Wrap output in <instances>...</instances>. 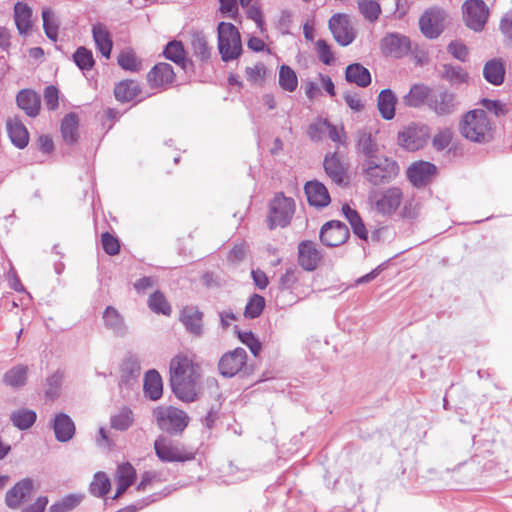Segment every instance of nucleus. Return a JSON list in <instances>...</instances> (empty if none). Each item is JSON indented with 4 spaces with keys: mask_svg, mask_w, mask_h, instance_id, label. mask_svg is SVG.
<instances>
[{
    "mask_svg": "<svg viewBox=\"0 0 512 512\" xmlns=\"http://www.w3.org/2000/svg\"><path fill=\"white\" fill-rule=\"evenodd\" d=\"M459 131L464 138L478 144H486L493 139L492 123L483 109L466 112L460 120Z\"/></svg>",
    "mask_w": 512,
    "mask_h": 512,
    "instance_id": "f03ea898",
    "label": "nucleus"
},
{
    "mask_svg": "<svg viewBox=\"0 0 512 512\" xmlns=\"http://www.w3.org/2000/svg\"><path fill=\"white\" fill-rule=\"evenodd\" d=\"M92 35L97 50L102 54L103 57L107 59L110 58L113 42L106 27L100 23L93 25Z\"/></svg>",
    "mask_w": 512,
    "mask_h": 512,
    "instance_id": "cd10ccee",
    "label": "nucleus"
},
{
    "mask_svg": "<svg viewBox=\"0 0 512 512\" xmlns=\"http://www.w3.org/2000/svg\"><path fill=\"white\" fill-rule=\"evenodd\" d=\"M110 480L104 472H97L90 484V492L96 497L106 495L110 489Z\"/></svg>",
    "mask_w": 512,
    "mask_h": 512,
    "instance_id": "8fccbe9b",
    "label": "nucleus"
},
{
    "mask_svg": "<svg viewBox=\"0 0 512 512\" xmlns=\"http://www.w3.org/2000/svg\"><path fill=\"white\" fill-rule=\"evenodd\" d=\"M133 420L131 409L123 407L111 417V426L116 430L124 431L132 425Z\"/></svg>",
    "mask_w": 512,
    "mask_h": 512,
    "instance_id": "09e8293b",
    "label": "nucleus"
},
{
    "mask_svg": "<svg viewBox=\"0 0 512 512\" xmlns=\"http://www.w3.org/2000/svg\"><path fill=\"white\" fill-rule=\"evenodd\" d=\"M53 429L56 439L60 442L69 441L75 433V426L72 419L64 413L56 415Z\"/></svg>",
    "mask_w": 512,
    "mask_h": 512,
    "instance_id": "473e14b6",
    "label": "nucleus"
},
{
    "mask_svg": "<svg viewBox=\"0 0 512 512\" xmlns=\"http://www.w3.org/2000/svg\"><path fill=\"white\" fill-rule=\"evenodd\" d=\"M148 306L155 313H162L164 315H170L171 313V306L165 296L159 291L154 292L149 297Z\"/></svg>",
    "mask_w": 512,
    "mask_h": 512,
    "instance_id": "3c124183",
    "label": "nucleus"
},
{
    "mask_svg": "<svg viewBox=\"0 0 512 512\" xmlns=\"http://www.w3.org/2000/svg\"><path fill=\"white\" fill-rule=\"evenodd\" d=\"M117 62L118 65L126 71L137 72L141 68V63L133 51L121 52L118 56Z\"/></svg>",
    "mask_w": 512,
    "mask_h": 512,
    "instance_id": "603ef678",
    "label": "nucleus"
},
{
    "mask_svg": "<svg viewBox=\"0 0 512 512\" xmlns=\"http://www.w3.org/2000/svg\"><path fill=\"white\" fill-rule=\"evenodd\" d=\"M345 79L361 88L369 86L372 81L370 71L360 63H353L346 67Z\"/></svg>",
    "mask_w": 512,
    "mask_h": 512,
    "instance_id": "c85d7f7f",
    "label": "nucleus"
},
{
    "mask_svg": "<svg viewBox=\"0 0 512 512\" xmlns=\"http://www.w3.org/2000/svg\"><path fill=\"white\" fill-rule=\"evenodd\" d=\"M44 101L49 110L53 111L58 108V106H59V91L55 86L49 85L45 88Z\"/></svg>",
    "mask_w": 512,
    "mask_h": 512,
    "instance_id": "0e129e2a",
    "label": "nucleus"
},
{
    "mask_svg": "<svg viewBox=\"0 0 512 512\" xmlns=\"http://www.w3.org/2000/svg\"><path fill=\"white\" fill-rule=\"evenodd\" d=\"M265 307L264 297L254 294L248 301L245 307L244 316L246 318L254 319L260 316Z\"/></svg>",
    "mask_w": 512,
    "mask_h": 512,
    "instance_id": "864d4df0",
    "label": "nucleus"
},
{
    "mask_svg": "<svg viewBox=\"0 0 512 512\" xmlns=\"http://www.w3.org/2000/svg\"><path fill=\"white\" fill-rule=\"evenodd\" d=\"M322 259V253L312 241H302L298 246V262L306 271L317 268Z\"/></svg>",
    "mask_w": 512,
    "mask_h": 512,
    "instance_id": "6ab92c4d",
    "label": "nucleus"
},
{
    "mask_svg": "<svg viewBox=\"0 0 512 512\" xmlns=\"http://www.w3.org/2000/svg\"><path fill=\"white\" fill-rule=\"evenodd\" d=\"M316 51L319 60L325 64L330 65L334 61V54L326 40L318 39L316 42Z\"/></svg>",
    "mask_w": 512,
    "mask_h": 512,
    "instance_id": "6e6d98bb",
    "label": "nucleus"
},
{
    "mask_svg": "<svg viewBox=\"0 0 512 512\" xmlns=\"http://www.w3.org/2000/svg\"><path fill=\"white\" fill-rule=\"evenodd\" d=\"M371 208L382 216L393 215L403 203V192L399 187L373 190L369 193Z\"/></svg>",
    "mask_w": 512,
    "mask_h": 512,
    "instance_id": "20e7f679",
    "label": "nucleus"
},
{
    "mask_svg": "<svg viewBox=\"0 0 512 512\" xmlns=\"http://www.w3.org/2000/svg\"><path fill=\"white\" fill-rule=\"evenodd\" d=\"M362 170L365 179L378 186L391 182L399 173L397 162H365Z\"/></svg>",
    "mask_w": 512,
    "mask_h": 512,
    "instance_id": "1a4fd4ad",
    "label": "nucleus"
},
{
    "mask_svg": "<svg viewBox=\"0 0 512 512\" xmlns=\"http://www.w3.org/2000/svg\"><path fill=\"white\" fill-rule=\"evenodd\" d=\"M328 26L334 40L343 47L350 45L356 38V32L354 31L350 23V19L346 14H334L329 19Z\"/></svg>",
    "mask_w": 512,
    "mask_h": 512,
    "instance_id": "9b49d317",
    "label": "nucleus"
},
{
    "mask_svg": "<svg viewBox=\"0 0 512 512\" xmlns=\"http://www.w3.org/2000/svg\"><path fill=\"white\" fill-rule=\"evenodd\" d=\"M446 12L439 7L427 9L419 19L422 34L429 39L438 38L444 31Z\"/></svg>",
    "mask_w": 512,
    "mask_h": 512,
    "instance_id": "9d476101",
    "label": "nucleus"
},
{
    "mask_svg": "<svg viewBox=\"0 0 512 512\" xmlns=\"http://www.w3.org/2000/svg\"><path fill=\"white\" fill-rule=\"evenodd\" d=\"M163 55L166 59L180 66L184 71L194 67L192 60L186 57V51L181 41H169L164 47Z\"/></svg>",
    "mask_w": 512,
    "mask_h": 512,
    "instance_id": "412c9836",
    "label": "nucleus"
},
{
    "mask_svg": "<svg viewBox=\"0 0 512 512\" xmlns=\"http://www.w3.org/2000/svg\"><path fill=\"white\" fill-rule=\"evenodd\" d=\"M326 126H328V120L319 119L309 126L307 131L308 136L314 141L322 139L323 135L326 133Z\"/></svg>",
    "mask_w": 512,
    "mask_h": 512,
    "instance_id": "69168bd1",
    "label": "nucleus"
},
{
    "mask_svg": "<svg viewBox=\"0 0 512 512\" xmlns=\"http://www.w3.org/2000/svg\"><path fill=\"white\" fill-rule=\"evenodd\" d=\"M247 80L251 83H257L263 79L265 75V67L262 63H258L253 67H247L245 70Z\"/></svg>",
    "mask_w": 512,
    "mask_h": 512,
    "instance_id": "774afa93",
    "label": "nucleus"
},
{
    "mask_svg": "<svg viewBox=\"0 0 512 512\" xmlns=\"http://www.w3.org/2000/svg\"><path fill=\"white\" fill-rule=\"evenodd\" d=\"M483 76L487 82L499 86L504 82L505 66L500 58L487 61L483 68Z\"/></svg>",
    "mask_w": 512,
    "mask_h": 512,
    "instance_id": "7c9ffc66",
    "label": "nucleus"
},
{
    "mask_svg": "<svg viewBox=\"0 0 512 512\" xmlns=\"http://www.w3.org/2000/svg\"><path fill=\"white\" fill-rule=\"evenodd\" d=\"M136 471L130 463H123L116 471L117 482H127L131 486L135 480Z\"/></svg>",
    "mask_w": 512,
    "mask_h": 512,
    "instance_id": "4d7b16f0",
    "label": "nucleus"
},
{
    "mask_svg": "<svg viewBox=\"0 0 512 512\" xmlns=\"http://www.w3.org/2000/svg\"><path fill=\"white\" fill-rule=\"evenodd\" d=\"M36 412L28 408H20L10 415L12 424L20 430L30 428L36 421Z\"/></svg>",
    "mask_w": 512,
    "mask_h": 512,
    "instance_id": "a19ab883",
    "label": "nucleus"
},
{
    "mask_svg": "<svg viewBox=\"0 0 512 512\" xmlns=\"http://www.w3.org/2000/svg\"><path fill=\"white\" fill-rule=\"evenodd\" d=\"M428 108L438 116H447L457 108L456 95L445 88L433 90Z\"/></svg>",
    "mask_w": 512,
    "mask_h": 512,
    "instance_id": "4468645a",
    "label": "nucleus"
},
{
    "mask_svg": "<svg viewBox=\"0 0 512 512\" xmlns=\"http://www.w3.org/2000/svg\"><path fill=\"white\" fill-rule=\"evenodd\" d=\"M439 75L452 86L467 83L469 80V74L461 66L448 63L441 66Z\"/></svg>",
    "mask_w": 512,
    "mask_h": 512,
    "instance_id": "c9c22d12",
    "label": "nucleus"
},
{
    "mask_svg": "<svg viewBox=\"0 0 512 512\" xmlns=\"http://www.w3.org/2000/svg\"><path fill=\"white\" fill-rule=\"evenodd\" d=\"M407 178L414 187L426 186L436 174V167L431 162H413L407 169Z\"/></svg>",
    "mask_w": 512,
    "mask_h": 512,
    "instance_id": "f3484780",
    "label": "nucleus"
},
{
    "mask_svg": "<svg viewBox=\"0 0 512 512\" xmlns=\"http://www.w3.org/2000/svg\"><path fill=\"white\" fill-rule=\"evenodd\" d=\"M447 51L455 59L466 62L469 56V50L465 44L460 41H451L447 46Z\"/></svg>",
    "mask_w": 512,
    "mask_h": 512,
    "instance_id": "13d9d810",
    "label": "nucleus"
},
{
    "mask_svg": "<svg viewBox=\"0 0 512 512\" xmlns=\"http://www.w3.org/2000/svg\"><path fill=\"white\" fill-rule=\"evenodd\" d=\"M465 25L474 32H481L489 18V7L483 0H466L462 4Z\"/></svg>",
    "mask_w": 512,
    "mask_h": 512,
    "instance_id": "0eeeda50",
    "label": "nucleus"
},
{
    "mask_svg": "<svg viewBox=\"0 0 512 512\" xmlns=\"http://www.w3.org/2000/svg\"><path fill=\"white\" fill-rule=\"evenodd\" d=\"M63 380V375L60 372H55L47 378L46 396L50 399H55L58 396L59 388Z\"/></svg>",
    "mask_w": 512,
    "mask_h": 512,
    "instance_id": "680f3d73",
    "label": "nucleus"
},
{
    "mask_svg": "<svg viewBox=\"0 0 512 512\" xmlns=\"http://www.w3.org/2000/svg\"><path fill=\"white\" fill-rule=\"evenodd\" d=\"M78 115L74 112H70L64 116L61 121V135L65 143L71 145L78 140Z\"/></svg>",
    "mask_w": 512,
    "mask_h": 512,
    "instance_id": "72a5a7b5",
    "label": "nucleus"
},
{
    "mask_svg": "<svg viewBox=\"0 0 512 512\" xmlns=\"http://www.w3.org/2000/svg\"><path fill=\"white\" fill-rule=\"evenodd\" d=\"M8 136L17 148L23 149L29 143V133L25 125L18 117L9 118L6 121Z\"/></svg>",
    "mask_w": 512,
    "mask_h": 512,
    "instance_id": "b1692460",
    "label": "nucleus"
},
{
    "mask_svg": "<svg viewBox=\"0 0 512 512\" xmlns=\"http://www.w3.org/2000/svg\"><path fill=\"white\" fill-rule=\"evenodd\" d=\"M154 449L157 457L163 462H184L194 458L192 452L183 450L163 437L155 440Z\"/></svg>",
    "mask_w": 512,
    "mask_h": 512,
    "instance_id": "f8f14e48",
    "label": "nucleus"
},
{
    "mask_svg": "<svg viewBox=\"0 0 512 512\" xmlns=\"http://www.w3.org/2000/svg\"><path fill=\"white\" fill-rule=\"evenodd\" d=\"M327 175L339 185H347L350 181L348 167L344 162H323Z\"/></svg>",
    "mask_w": 512,
    "mask_h": 512,
    "instance_id": "ea45409f",
    "label": "nucleus"
},
{
    "mask_svg": "<svg viewBox=\"0 0 512 512\" xmlns=\"http://www.w3.org/2000/svg\"><path fill=\"white\" fill-rule=\"evenodd\" d=\"M140 93L141 87L139 83L130 79L122 80L114 87V96L121 103L134 100Z\"/></svg>",
    "mask_w": 512,
    "mask_h": 512,
    "instance_id": "c756f323",
    "label": "nucleus"
},
{
    "mask_svg": "<svg viewBox=\"0 0 512 512\" xmlns=\"http://www.w3.org/2000/svg\"><path fill=\"white\" fill-rule=\"evenodd\" d=\"M451 141L452 131L448 128H445L434 135L432 139V146L436 150L442 151L450 145Z\"/></svg>",
    "mask_w": 512,
    "mask_h": 512,
    "instance_id": "bf43d9fd",
    "label": "nucleus"
},
{
    "mask_svg": "<svg viewBox=\"0 0 512 512\" xmlns=\"http://www.w3.org/2000/svg\"><path fill=\"white\" fill-rule=\"evenodd\" d=\"M148 81L154 87L172 84L175 80L173 67L165 62L156 64L147 75Z\"/></svg>",
    "mask_w": 512,
    "mask_h": 512,
    "instance_id": "a878e982",
    "label": "nucleus"
},
{
    "mask_svg": "<svg viewBox=\"0 0 512 512\" xmlns=\"http://www.w3.org/2000/svg\"><path fill=\"white\" fill-rule=\"evenodd\" d=\"M201 383L200 366L186 355H176L170 362V384L175 396L185 402L197 399Z\"/></svg>",
    "mask_w": 512,
    "mask_h": 512,
    "instance_id": "f257e3e1",
    "label": "nucleus"
},
{
    "mask_svg": "<svg viewBox=\"0 0 512 512\" xmlns=\"http://www.w3.org/2000/svg\"><path fill=\"white\" fill-rule=\"evenodd\" d=\"M80 494H69L52 504L48 512H69L76 508L82 501Z\"/></svg>",
    "mask_w": 512,
    "mask_h": 512,
    "instance_id": "49530a36",
    "label": "nucleus"
},
{
    "mask_svg": "<svg viewBox=\"0 0 512 512\" xmlns=\"http://www.w3.org/2000/svg\"><path fill=\"white\" fill-rule=\"evenodd\" d=\"M153 416L157 426L170 434L182 433L189 423L187 413L173 406L156 407Z\"/></svg>",
    "mask_w": 512,
    "mask_h": 512,
    "instance_id": "39448f33",
    "label": "nucleus"
},
{
    "mask_svg": "<svg viewBox=\"0 0 512 512\" xmlns=\"http://www.w3.org/2000/svg\"><path fill=\"white\" fill-rule=\"evenodd\" d=\"M301 272L295 268H288L286 272L280 277L279 286L282 290H291L299 281Z\"/></svg>",
    "mask_w": 512,
    "mask_h": 512,
    "instance_id": "5fc2aeb1",
    "label": "nucleus"
},
{
    "mask_svg": "<svg viewBox=\"0 0 512 512\" xmlns=\"http://www.w3.org/2000/svg\"><path fill=\"white\" fill-rule=\"evenodd\" d=\"M396 103V95L391 89L386 88L379 93L377 107L383 119L392 120L394 118Z\"/></svg>",
    "mask_w": 512,
    "mask_h": 512,
    "instance_id": "2f4dec72",
    "label": "nucleus"
},
{
    "mask_svg": "<svg viewBox=\"0 0 512 512\" xmlns=\"http://www.w3.org/2000/svg\"><path fill=\"white\" fill-rule=\"evenodd\" d=\"M105 326L118 336H124L127 332L124 320L119 312L112 306H108L103 313Z\"/></svg>",
    "mask_w": 512,
    "mask_h": 512,
    "instance_id": "4c0bfd02",
    "label": "nucleus"
},
{
    "mask_svg": "<svg viewBox=\"0 0 512 512\" xmlns=\"http://www.w3.org/2000/svg\"><path fill=\"white\" fill-rule=\"evenodd\" d=\"M27 371L28 368L25 365H17L11 368L3 376L4 384L12 388H18L25 385L27 381Z\"/></svg>",
    "mask_w": 512,
    "mask_h": 512,
    "instance_id": "79ce46f5",
    "label": "nucleus"
},
{
    "mask_svg": "<svg viewBox=\"0 0 512 512\" xmlns=\"http://www.w3.org/2000/svg\"><path fill=\"white\" fill-rule=\"evenodd\" d=\"M143 388L145 395L151 400H158L162 396V378L156 370H149L145 374Z\"/></svg>",
    "mask_w": 512,
    "mask_h": 512,
    "instance_id": "f704fd0d",
    "label": "nucleus"
},
{
    "mask_svg": "<svg viewBox=\"0 0 512 512\" xmlns=\"http://www.w3.org/2000/svg\"><path fill=\"white\" fill-rule=\"evenodd\" d=\"M480 103L486 110L493 113L495 116L505 115L506 113L505 105L500 100L483 98Z\"/></svg>",
    "mask_w": 512,
    "mask_h": 512,
    "instance_id": "338daca9",
    "label": "nucleus"
},
{
    "mask_svg": "<svg viewBox=\"0 0 512 512\" xmlns=\"http://www.w3.org/2000/svg\"><path fill=\"white\" fill-rule=\"evenodd\" d=\"M433 89L425 84H414L403 97V103L407 107L419 108L427 105L432 97Z\"/></svg>",
    "mask_w": 512,
    "mask_h": 512,
    "instance_id": "5701e85b",
    "label": "nucleus"
},
{
    "mask_svg": "<svg viewBox=\"0 0 512 512\" xmlns=\"http://www.w3.org/2000/svg\"><path fill=\"white\" fill-rule=\"evenodd\" d=\"M16 104L28 117L35 118L40 113L41 97L33 89H22L16 95Z\"/></svg>",
    "mask_w": 512,
    "mask_h": 512,
    "instance_id": "aec40b11",
    "label": "nucleus"
},
{
    "mask_svg": "<svg viewBox=\"0 0 512 512\" xmlns=\"http://www.w3.org/2000/svg\"><path fill=\"white\" fill-rule=\"evenodd\" d=\"M294 211V200L292 198L285 197L282 193H277L270 203L268 216L270 228L272 229L276 226H287L290 223Z\"/></svg>",
    "mask_w": 512,
    "mask_h": 512,
    "instance_id": "6e6552de",
    "label": "nucleus"
},
{
    "mask_svg": "<svg viewBox=\"0 0 512 512\" xmlns=\"http://www.w3.org/2000/svg\"><path fill=\"white\" fill-rule=\"evenodd\" d=\"M380 48L384 55L399 59L410 52L411 42L408 37L392 32L382 38Z\"/></svg>",
    "mask_w": 512,
    "mask_h": 512,
    "instance_id": "ddd939ff",
    "label": "nucleus"
},
{
    "mask_svg": "<svg viewBox=\"0 0 512 512\" xmlns=\"http://www.w3.org/2000/svg\"><path fill=\"white\" fill-rule=\"evenodd\" d=\"M180 320L186 329L195 335L202 332V313L193 307H185L181 311Z\"/></svg>",
    "mask_w": 512,
    "mask_h": 512,
    "instance_id": "e433bc0d",
    "label": "nucleus"
},
{
    "mask_svg": "<svg viewBox=\"0 0 512 512\" xmlns=\"http://www.w3.org/2000/svg\"><path fill=\"white\" fill-rule=\"evenodd\" d=\"M279 85L287 92H294L298 86V78L295 71L283 64L279 69Z\"/></svg>",
    "mask_w": 512,
    "mask_h": 512,
    "instance_id": "a18cd8bd",
    "label": "nucleus"
},
{
    "mask_svg": "<svg viewBox=\"0 0 512 512\" xmlns=\"http://www.w3.org/2000/svg\"><path fill=\"white\" fill-rule=\"evenodd\" d=\"M305 194L311 206L322 208L330 203V196L326 187L318 181H309L305 185Z\"/></svg>",
    "mask_w": 512,
    "mask_h": 512,
    "instance_id": "393cba45",
    "label": "nucleus"
},
{
    "mask_svg": "<svg viewBox=\"0 0 512 512\" xmlns=\"http://www.w3.org/2000/svg\"><path fill=\"white\" fill-rule=\"evenodd\" d=\"M33 481L30 478L22 479L17 482L5 496L6 505L11 509H16L30 497L33 492Z\"/></svg>",
    "mask_w": 512,
    "mask_h": 512,
    "instance_id": "a211bd4d",
    "label": "nucleus"
},
{
    "mask_svg": "<svg viewBox=\"0 0 512 512\" xmlns=\"http://www.w3.org/2000/svg\"><path fill=\"white\" fill-rule=\"evenodd\" d=\"M190 46L193 56L200 62H207L210 59L212 48L208 45L207 37L203 32L191 33Z\"/></svg>",
    "mask_w": 512,
    "mask_h": 512,
    "instance_id": "bb28decb",
    "label": "nucleus"
},
{
    "mask_svg": "<svg viewBox=\"0 0 512 512\" xmlns=\"http://www.w3.org/2000/svg\"><path fill=\"white\" fill-rule=\"evenodd\" d=\"M218 51L223 62L238 59L243 51L241 35L236 26L229 22H220L217 27Z\"/></svg>",
    "mask_w": 512,
    "mask_h": 512,
    "instance_id": "7ed1b4c3",
    "label": "nucleus"
},
{
    "mask_svg": "<svg viewBox=\"0 0 512 512\" xmlns=\"http://www.w3.org/2000/svg\"><path fill=\"white\" fill-rule=\"evenodd\" d=\"M43 20V30L48 39L56 42L58 39V30L60 21L55 12L50 7H44L41 12Z\"/></svg>",
    "mask_w": 512,
    "mask_h": 512,
    "instance_id": "58836bf2",
    "label": "nucleus"
},
{
    "mask_svg": "<svg viewBox=\"0 0 512 512\" xmlns=\"http://www.w3.org/2000/svg\"><path fill=\"white\" fill-rule=\"evenodd\" d=\"M101 242L104 251L113 256L119 253L120 244L116 237L112 236L110 233H103L101 236Z\"/></svg>",
    "mask_w": 512,
    "mask_h": 512,
    "instance_id": "e2e57ef3",
    "label": "nucleus"
},
{
    "mask_svg": "<svg viewBox=\"0 0 512 512\" xmlns=\"http://www.w3.org/2000/svg\"><path fill=\"white\" fill-rule=\"evenodd\" d=\"M357 149L367 158H374L377 152V144L371 133L359 131L357 134Z\"/></svg>",
    "mask_w": 512,
    "mask_h": 512,
    "instance_id": "37998d69",
    "label": "nucleus"
},
{
    "mask_svg": "<svg viewBox=\"0 0 512 512\" xmlns=\"http://www.w3.org/2000/svg\"><path fill=\"white\" fill-rule=\"evenodd\" d=\"M247 353L243 348H236L225 353L219 360L218 369L224 377H233L245 366Z\"/></svg>",
    "mask_w": 512,
    "mask_h": 512,
    "instance_id": "2eb2a0df",
    "label": "nucleus"
},
{
    "mask_svg": "<svg viewBox=\"0 0 512 512\" xmlns=\"http://www.w3.org/2000/svg\"><path fill=\"white\" fill-rule=\"evenodd\" d=\"M349 237L347 226L338 221L331 220L325 223L320 231L322 243L328 247H336L343 244Z\"/></svg>",
    "mask_w": 512,
    "mask_h": 512,
    "instance_id": "dca6fc26",
    "label": "nucleus"
},
{
    "mask_svg": "<svg viewBox=\"0 0 512 512\" xmlns=\"http://www.w3.org/2000/svg\"><path fill=\"white\" fill-rule=\"evenodd\" d=\"M14 21L20 35H28L33 28V10L24 2H16L14 5Z\"/></svg>",
    "mask_w": 512,
    "mask_h": 512,
    "instance_id": "4be33fe9",
    "label": "nucleus"
},
{
    "mask_svg": "<svg viewBox=\"0 0 512 512\" xmlns=\"http://www.w3.org/2000/svg\"><path fill=\"white\" fill-rule=\"evenodd\" d=\"M358 8L362 16L371 23L376 22L381 14V6L378 1L358 0Z\"/></svg>",
    "mask_w": 512,
    "mask_h": 512,
    "instance_id": "de8ad7c7",
    "label": "nucleus"
},
{
    "mask_svg": "<svg viewBox=\"0 0 512 512\" xmlns=\"http://www.w3.org/2000/svg\"><path fill=\"white\" fill-rule=\"evenodd\" d=\"M239 340L249 347L251 353L257 356L261 350V344L255 335L250 331L238 332Z\"/></svg>",
    "mask_w": 512,
    "mask_h": 512,
    "instance_id": "052dcab7",
    "label": "nucleus"
},
{
    "mask_svg": "<svg viewBox=\"0 0 512 512\" xmlns=\"http://www.w3.org/2000/svg\"><path fill=\"white\" fill-rule=\"evenodd\" d=\"M72 58L75 65L83 72L91 70L95 65L92 51L84 46L78 47Z\"/></svg>",
    "mask_w": 512,
    "mask_h": 512,
    "instance_id": "c03bdc74",
    "label": "nucleus"
},
{
    "mask_svg": "<svg viewBox=\"0 0 512 512\" xmlns=\"http://www.w3.org/2000/svg\"><path fill=\"white\" fill-rule=\"evenodd\" d=\"M430 136V128L421 123H409L397 134V144L408 152H415L424 147Z\"/></svg>",
    "mask_w": 512,
    "mask_h": 512,
    "instance_id": "423d86ee",
    "label": "nucleus"
}]
</instances>
